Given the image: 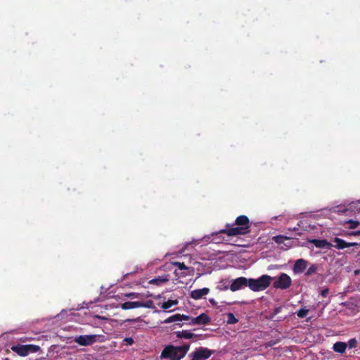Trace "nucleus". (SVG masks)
<instances>
[{
    "label": "nucleus",
    "mask_w": 360,
    "mask_h": 360,
    "mask_svg": "<svg viewBox=\"0 0 360 360\" xmlns=\"http://www.w3.org/2000/svg\"><path fill=\"white\" fill-rule=\"evenodd\" d=\"M236 227H231L230 224L226 225V229L220 230V233H226L229 236L245 235L250 233V225L248 217L245 215H240L235 221Z\"/></svg>",
    "instance_id": "f257e3e1"
},
{
    "label": "nucleus",
    "mask_w": 360,
    "mask_h": 360,
    "mask_svg": "<svg viewBox=\"0 0 360 360\" xmlns=\"http://www.w3.org/2000/svg\"><path fill=\"white\" fill-rule=\"evenodd\" d=\"M190 345L184 344L181 346L167 345L161 352V359H169L170 360H181L188 352Z\"/></svg>",
    "instance_id": "f03ea898"
},
{
    "label": "nucleus",
    "mask_w": 360,
    "mask_h": 360,
    "mask_svg": "<svg viewBox=\"0 0 360 360\" xmlns=\"http://www.w3.org/2000/svg\"><path fill=\"white\" fill-rule=\"evenodd\" d=\"M271 281V278L268 275H263L257 279L248 278V287L255 292L262 291L270 285Z\"/></svg>",
    "instance_id": "7ed1b4c3"
},
{
    "label": "nucleus",
    "mask_w": 360,
    "mask_h": 360,
    "mask_svg": "<svg viewBox=\"0 0 360 360\" xmlns=\"http://www.w3.org/2000/svg\"><path fill=\"white\" fill-rule=\"evenodd\" d=\"M13 352L20 356H26L30 353H36L40 350V347L35 345H13L11 347Z\"/></svg>",
    "instance_id": "20e7f679"
},
{
    "label": "nucleus",
    "mask_w": 360,
    "mask_h": 360,
    "mask_svg": "<svg viewBox=\"0 0 360 360\" xmlns=\"http://www.w3.org/2000/svg\"><path fill=\"white\" fill-rule=\"evenodd\" d=\"M212 351L206 347L197 348L193 352L191 353L188 356L191 360H206L211 356Z\"/></svg>",
    "instance_id": "39448f33"
},
{
    "label": "nucleus",
    "mask_w": 360,
    "mask_h": 360,
    "mask_svg": "<svg viewBox=\"0 0 360 360\" xmlns=\"http://www.w3.org/2000/svg\"><path fill=\"white\" fill-rule=\"evenodd\" d=\"M292 283L291 278L285 273H281L277 280L274 283V287L279 289H287Z\"/></svg>",
    "instance_id": "423d86ee"
},
{
    "label": "nucleus",
    "mask_w": 360,
    "mask_h": 360,
    "mask_svg": "<svg viewBox=\"0 0 360 360\" xmlns=\"http://www.w3.org/2000/svg\"><path fill=\"white\" fill-rule=\"evenodd\" d=\"M96 335H83L75 337V342L82 346L93 345L97 340Z\"/></svg>",
    "instance_id": "0eeeda50"
},
{
    "label": "nucleus",
    "mask_w": 360,
    "mask_h": 360,
    "mask_svg": "<svg viewBox=\"0 0 360 360\" xmlns=\"http://www.w3.org/2000/svg\"><path fill=\"white\" fill-rule=\"evenodd\" d=\"M247 286L248 287V278L243 276L238 277L231 281L230 290L233 292H235Z\"/></svg>",
    "instance_id": "6e6552de"
},
{
    "label": "nucleus",
    "mask_w": 360,
    "mask_h": 360,
    "mask_svg": "<svg viewBox=\"0 0 360 360\" xmlns=\"http://www.w3.org/2000/svg\"><path fill=\"white\" fill-rule=\"evenodd\" d=\"M333 243L335 244L333 245L336 249L342 250L346 248L353 247V246H359V244L357 243H348L344 240L342 238L335 237L333 239Z\"/></svg>",
    "instance_id": "1a4fd4ad"
},
{
    "label": "nucleus",
    "mask_w": 360,
    "mask_h": 360,
    "mask_svg": "<svg viewBox=\"0 0 360 360\" xmlns=\"http://www.w3.org/2000/svg\"><path fill=\"white\" fill-rule=\"evenodd\" d=\"M307 262L304 259L295 261L293 266V272L296 274L302 273L307 268Z\"/></svg>",
    "instance_id": "9d476101"
},
{
    "label": "nucleus",
    "mask_w": 360,
    "mask_h": 360,
    "mask_svg": "<svg viewBox=\"0 0 360 360\" xmlns=\"http://www.w3.org/2000/svg\"><path fill=\"white\" fill-rule=\"evenodd\" d=\"M210 321V318L205 313H202L198 316L191 319L189 324H207Z\"/></svg>",
    "instance_id": "9b49d317"
},
{
    "label": "nucleus",
    "mask_w": 360,
    "mask_h": 360,
    "mask_svg": "<svg viewBox=\"0 0 360 360\" xmlns=\"http://www.w3.org/2000/svg\"><path fill=\"white\" fill-rule=\"evenodd\" d=\"M210 292V289L207 288H203L202 289H197L191 292V297L194 300H200L203 296L207 295Z\"/></svg>",
    "instance_id": "f8f14e48"
},
{
    "label": "nucleus",
    "mask_w": 360,
    "mask_h": 360,
    "mask_svg": "<svg viewBox=\"0 0 360 360\" xmlns=\"http://www.w3.org/2000/svg\"><path fill=\"white\" fill-rule=\"evenodd\" d=\"M310 243L314 244L316 248H330L331 244L326 239H313L310 240Z\"/></svg>",
    "instance_id": "ddd939ff"
},
{
    "label": "nucleus",
    "mask_w": 360,
    "mask_h": 360,
    "mask_svg": "<svg viewBox=\"0 0 360 360\" xmlns=\"http://www.w3.org/2000/svg\"><path fill=\"white\" fill-rule=\"evenodd\" d=\"M120 307L122 309H124V310L139 308V307H141V302L140 301L125 302L121 304Z\"/></svg>",
    "instance_id": "4468645a"
},
{
    "label": "nucleus",
    "mask_w": 360,
    "mask_h": 360,
    "mask_svg": "<svg viewBox=\"0 0 360 360\" xmlns=\"http://www.w3.org/2000/svg\"><path fill=\"white\" fill-rule=\"evenodd\" d=\"M347 344L343 342H337L333 345V349L338 353L342 354L345 352Z\"/></svg>",
    "instance_id": "2eb2a0df"
},
{
    "label": "nucleus",
    "mask_w": 360,
    "mask_h": 360,
    "mask_svg": "<svg viewBox=\"0 0 360 360\" xmlns=\"http://www.w3.org/2000/svg\"><path fill=\"white\" fill-rule=\"evenodd\" d=\"M176 335L179 338H184V339H186V340L191 339L194 336H195V334L190 332L189 330L176 331Z\"/></svg>",
    "instance_id": "dca6fc26"
},
{
    "label": "nucleus",
    "mask_w": 360,
    "mask_h": 360,
    "mask_svg": "<svg viewBox=\"0 0 360 360\" xmlns=\"http://www.w3.org/2000/svg\"><path fill=\"white\" fill-rule=\"evenodd\" d=\"M178 304L177 300H168L167 301L162 303L161 308L164 310H166L174 305H176Z\"/></svg>",
    "instance_id": "f3484780"
},
{
    "label": "nucleus",
    "mask_w": 360,
    "mask_h": 360,
    "mask_svg": "<svg viewBox=\"0 0 360 360\" xmlns=\"http://www.w3.org/2000/svg\"><path fill=\"white\" fill-rule=\"evenodd\" d=\"M168 281H169V279L167 278L158 277V278L151 279L149 281V283L160 285L162 283L167 282Z\"/></svg>",
    "instance_id": "a211bd4d"
},
{
    "label": "nucleus",
    "mask_w": 360,
    "mask_h": 360,
    "mask_svg": "<svg viewBox=\"0 0 360 360\" xmlns=\"http://www.w3.org/2000/svg\"><path fill=\"white\" fill-rule=\"evenodd\" d=\"M290 239H291V238L284 236L282 235L276 236L273 237V240L278 245L283 244L285 240H290Z\"/></svg>",
    "instance_id": "6ab92c4d"
},
{
    "label": "nucleus",
    "mask_w": 360,
    "mask_h": 360,
    "mask_svg": "<svg viewBox=\"0 0 360 360\" xmlns=\"http://www.w3.org/2000/svg\"><path fill=\"white\" fill-rule=\"evenodd\" d=\"M179 319H180V314H176L172 315V316L168 317L167 319H166L163 321V323H170L172 322L179 321Z\"/></svg>",
    "instance_id": "aec40b11"
},
{
    "label": "nucleus",
    "mask_w": 360,
    "mask_h": 360,
    "mask_svg": "<svg viewBox=\"0 0 360 360\" xmlns=\"http://www.w3.org/2000/svg\"><path fill=\"white\" fill-rule=\"evenodd\" d=\"M219 285H218L217 288L221 290H227L228 289H230V285L229 284L227 281L221 280L219 283Z\"/></svg>",
    "instance_id": "412c9836"
},
{
    "label": "nucleus",
    "mask_w": 360,
    "mask_h": 360,
    "mask_svg": "<svg viewBox=\"0 0 360 360\" xmlns=\"http://www.w3.org/2000/svg\"><path fill=\"white\" fill-rule=\"evenodd\" d=\"M227 321L226 323L228 324H235L238 323V320L236 318L234 314L233 313H228L227 314Z\"/></svg>",
    "instance_id": "4be33fe9"
},
{
    "label": "nucleus",
    "mask_w": 360,
    "mask_h": 360,
    "mask_svg": "<svg viewBox=\"0 0 360 360\" xmlns=\"http://www.w3.org/2000/svg\"><path fill=\"white\" fill-rule=\"evenodd\" d=\"M317 265L315 264H311L309 268L307 270L305 273V276H309L314 274H315L317 271Z\"/></svg>",
    "instance_id": "5701e85b"
},
{
    "label": "nucleus",
    "mask_w": 360,
    "mask_h": 360,
    "mask_svg": "<svg viewBox=\"0 0 360 360\" xmlns=\"http://www.w3.org/2000/svg\"><path fill=\"white\" fill-rule=\"evenodd\" d=\"M141 307L148 308V309H154L155 306L153 302L150 300H147L146 302H141Z\"/></svg>",
    "instance_id": "b1692460"
},
{
    "label": "nucleus",
    "mask_w": 360,
    "mask_h": 360,
    "mask_svg": "<svg viewBox=\"0 0 360 360\" xmlns=\"http://www.w3.org/2000/svg\"><path fill=\"white\" fill-rule=\"evenodd\" d=\"M309 313V309H300L297 312V315L299 318H304Z\"/></svg>",
    "instance_id": "393cba45"
},
{
    "label": "nucleus",
    "mask_w": 360,
    "mask_h": 360,
    "mask_svg": "<svg viewBox=\"0 0 360 360\" xmlns=\"http://www.w3.org/2000/svg\"><path fill=\"white\" fill-rule=\"evenodd\" d=\"M347 223L349 224V228L351 229H354L356 228L359 224V221H354L352 219L347 221Z\"/></svg>",
    "instance_id": "a878e982"
},
{
    "label": "nucleus",
    "mask_w": 360,
    "mask_h": 360,
    "mask_svg": "<svg viewBox=\"0 0 360 360\" xmlns=\"http://www.w3.org/2000/svg\"><path fill=\"white\" fill-rule=\"evenodd\" d=\"M347 346H348L350 349L355 348V347L357 346V340H356V338L350 339V340L348 341Z\"/></svg>",
    "instance_id": "bb28decb"
},
{
    "label": "nucleus",
    "mask_w": 360,
    "mask_h": 360,
    "mask_svg": "<svg viewBox=\"0 0 360 360\" xmlns=\"http://www.w3.org/2000/svg\"><path fill=\"white\" fill-rule=\"evenodd\" d=\"M174 265L181 270L188 269V267L185 265L184 262H176L174 263Z\"/></svg>",
    "instance_id": "cd10ccee"
},
{
    "label": "nucleus",
    "mask_w": 360,
    "mask_h": 360,
    "mask_svg": "<svg viewBox=\"0 0 360 360\" xmlns=\"http://www.w3.org/2000/svg\"><path fill=\"white\" fill-rule=\"evenodd\" d=\"M123 342L126 345H131L134 344V339L132 338H125L123 340Z\"/></svg>",
    "instance_id": "c85d7f7f"
},
{
    "label": "nucleus",
    "mask_w": 360,
    "mask_h": 360,
    "mask_svg": "<svg viewBox=\"0 0 360 360\" xmlns=\"http://www.w3.org/2000/svg\"><path fill=\"white\" fill-rule=\"evenodd\" d=\"M191 319H193V318L190 317L189 316L184 315V314H180L179 321H188V320H191Z\"/></svg>",
    "instance_id": "c756f323"
},
{
    "label": "nucleus",
    "mask_w": 360,
    "mask_h": 360,
    "mask_svg": "<svg viewBox=\"0 0 360 360\" xmlns=\"http://www.w3.org/2000/svg\"><path fill=\"white\" fill-rule=\"evenodd\" d=\"M329 290L328 288H324L321 291V295L323 297H326L328 295Z\"/></svg>",
    "instance_id": "7c9ffc66"
},
{
    "label": "nucleus",
    "mask_w": 360,
    "mask_h": 360,
    "mask_svg": "<svg viewBox=\"0 0 360 360\" xmlns=\"http://www.w3.org/2000/svg\"><path fill=\"white\" fill-rule=\"evenodd\" d=\"M288 230L289 231H296V236H300L302 235L301 232H299V229L297 227H294V228H288Z\"/></svg>",
    "instance_id": "2f4dec72"
},
{
    "label": "nucleus",
    "mask_w": 360,
    "mask_h": 360,
    "mask_svg": "<svg viewBox=\"0 0 360 360\" xmlns=\"http://www.w3.org/2000/svg\"><path fill=\"white\" fill-rule=\"evenodd\" d=\"M141 319L140 317H138L136 319H127L126 321L127 322H129V323H132V322H137V321H141Z\"/></svg>",
    "instance_id": "473e14b6"
},
{
    "label": "nucleus",
    "mask_w": 360,
    "mask_h": 360,
    "mask_svg": "<svg viewBox=\"0 0 360 360\" xmlns=\"http://www.w3.org/2000/svg\"><path fill=\"white\" fill-rule=\"evenodd\" d=\"M127 296L129 297H133V298L139 297L138 294H136V293H129V294H127Z\"/></svg>",
    "instance_id": "72a5a7b5"
},
{
    "label": "nucleus",
    "mask_w": 360,
    "mask_h": 360,
    "mask_svg": "<svg viewBox=\"0 0 360 360\" xmlns=\"http://www.w3.org/2000/svg\"><path fill=\"white\" fill-rule=\"evenodd\" d=\"M350 235H352V236H360V230L359 231H353L350 233Z\"/></svg>",
    "instance_id": "f704fd0d"
},
{
    "label": "nucleus",
    "mask_w": 360,
    "mask_h": 360,
    "mask_svg": "<svg viewBox=\"0 0 360 360\" xmlns=\"http://www.w3.org/2000/svg\"><path fill=\"white\" fill-rule=\"evenodd\" d=\"M209 301H210V302L212 305H215V304H217L216 301H215L213 298L210 299V300H209Z\"/></svg>",
    "instance_id": "c9c22d12"
}]
</instances>
